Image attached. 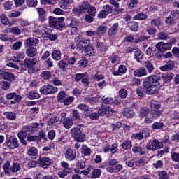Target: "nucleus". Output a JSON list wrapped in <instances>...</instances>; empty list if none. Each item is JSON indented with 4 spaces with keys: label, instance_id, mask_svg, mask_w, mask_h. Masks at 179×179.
<instances>
[{
    "label": "nucleus",
    "instance_id": "nucleus-1",
    "mask_svg": "<svg viewBox=\"0 0 179 179\" xmlns=\"http://www.w3.org/2000/svg\"><path fill=\"white\" fill-rule=\"evenodd\" d=\"M160 76L151 75L143 79V86L136 89V94L139 97H145L147 94H155L160 87Z\"/></svg>",
    "mask_w": 179,
    "mask_h": 179
},
{
    "label": "nucleus",
    "instance_id": "nucleus-2",
    "mask_svg": "<svg viewBox=\"0 0 179 179\" xmlns=\"http://www.w3.org/2000/svg\"><path fill=\"white\" fill-rule=\"evenodd\" d=\"M38 127H40V124L34 123L31 126H25L22 128V131L18 133V138L22 145H27V138L32 134L37 132Z\"/></svg>",
    "mask_w": 179,
    "mask_h": 179
},
{
    "label": "nucleus",
    "instance_id": "nucleus-3",
    "mask_svg": "<svg viewBox=\"0 0 179 179\" xmlns=\"http://www.w3.org/2000/svg\"><path fill=\"white\" fill-rule=\"evenodd\" d=\"M65 18L62 17H55L53 16H49L48 22L50 27L54 29H57L58 30H64L65 29V22H64Z\"/></svg>",
    "mask_w": 179,
    "mask_h": 179
},
{
    "label": "nucleus",
    "instance_id": "nucleus-4",
    "mask_svg": "<svg viewBox=\"0 0 179 179\" xmlns=\"http://www.w3.org/2000/svg\"><path fill=\"white\" fill-rule=\"evenodd\" d=\"M70 133L76 142H85L86 141V134L82 133L79 127L73 128Z\"/></svg>",
    "mask_w": 179,
    "mask_h": 179
},
{
    "label": "nucleus",
    "instance_id": "nucleus-5",
    "mask_svg": "<svg viewBox=\"0 0 179 179\" xmlns=\"http://www.w3.org/2000/svg\"><path fill=\"white\" fill-rule=\"evenodd\" d=\"M164 146L163 142L159 141V140L154 138L149 141L145 145V149L147 150H152V152H156L158 149H162Z\"/></svg>",
    "mask_w": 179,
    "mask_h": 179
},
{
    "label": "nucleus",
    "instance_id": "nucleus-6",
    "mask_svg": "<svg viewBox=\"0 0 179 179\" xmlns=\"http://www.w3.org/2000/svg\"><path fill=\"white\" fill-rule=\"evenodd\" d=\"M178 19H179L178 10H173L171 12V15L166 18L165 23H166V24H169V26H173V24H176Z\"/></svg>",
    "mask_w": 179,
    "mask_h": 179
},
{
    "label": "nucleus",
    "instance_id": "nucleus-7",
    "mask_svg": "<svg viewBox=\"0 0 179 179\" xmlns=\"http://www.w3.org/2000/svg\"><path fill=\"white\" fill-rule=\"evenodd\" d=\"M39 90L42 94L47 96L48 94H55L58 92V88L51 85H43Z\"/></svg>",
    "mask_w": 179,
    "mask_h": 179
},
{
    "label": "nucleus",
    "instance_id": "nucleus-8",
    "mask_svg": "<svg viewBox=\"0 0 179 179\" xmlns=\"http://www.w3.org/2000/svg\"><path fill=\"white\" fill-rule=\"evenodd\" d=\"M6 100H13L10 101V104L13 105V104H17L22 101V95L17 94L16 92H10L8 93L5 96ZM14 99V100H13Z\"/></svg>",
    "mask_w": 179,
    "mask_h": 179
},
{
    "label": "nucleus",
    "instance_id": "nucleus-9",
    "mask_svg": "<svg viewBox=\"0 0 179 179\" xmlns=\"http://www.w3.org/2000/svg\"><path fill=\"white\" fill-rule=\"evenodd\" d=\"M6 146L9 148V149H16L19 148V140L15 136H10L6 140Z\"/></svg>",
    "mask_w": 179,
    "mask_h": 179
},
{
    "label": "nucleus",
    "instance_id": "nucleus-10",
    "mask_svg": "<svg viewBox=\"0 0 179 179\" xmlns=\"http://www.w3.org/2000/svg\"><path fill=\"white\" fill-rule=\"evenodd\" d=\"M113 11V6H110L109 5H105L102 10L98 14L99 19H106L108 15L112 13Z\"/></svg>",
    "mask_w": 179,
    "mask_h": 179
},
{
    "label": "nucleus",
    "instance_id": "nucleus-11",
    "mask_svg": "<svg viewBox=\"0 0 179 179\" xmlns=\"http://www.w3.org/2000/svg\"><path fill=\"white\" fill-rule=\"evenodd\" d=\"M41 139L47 141V136L43 131H40L38 136H29L27 137L28 142H35L36 143H40V142H41Z\"/></svg>",
    "mask_w": 179,
    "mask_h": 179
},
{
    "label": "nucleus",
    "instance_id": "nucleus-12",
    "mask_svg": "<svg viewBox=\"0 0 179 179\" xmlns=\"http://www.w3.org/2000/svg\"><path fill=\"white\" fill-rule=\"evenodd\" d=\"M171 47H173L171 43H164V42H159L155 45V48L159 52H164V51H170V50H171Z\"/></svg>",
    "mask_w": 179,
    "mask_h": 179
},
{
    "label": "nucleus",
    "instance_id": "nucleus-13",
    "mask_svg": "<svg viewBox=\"0 0 179 179\" xmlns=\"http://www.w3.org/2000/svg\"><path fill=\"white\" fill-rule=\"evenodd\" d=\"M0 78L4 79V80H8V82H14L16 80V76L13 73L5 71L0 69Z\"/></svg>",
    "mask_w": 179,
    "mask_h": 179
},
{
    "label": "nucleus",
    "instance_id": "nucleus-14",
    "mask_svg": "<svg viewBox=\"0 0 179 179\" xmlns=\"http://www.w3.org/2000/svg\"><path fill=\"white\" fill-rule=\"evenodd\" d=\"M52 159L50 157H41L39 159V164L43 169H48V166L53 163Z\"/></svg>",
    "mask_w": 179,
    "mask_h": 179
},
{
    "label": "nucleus",
    "instance_id": "nucleus-15",
    "mask_svg": "<svg viewBox=\"0 0 179 179\" xmlns=\"http://www.w3.org/2000/svg\"><path fill=\"white\" fill-rule=\"evenodd\" d=\"M37 64V58H25L21 65H24L25 68H33Z\"/></svg>",
    "mask_w": 179,
    "mask_h": 179
},
{
    "label": "nucleus",
    "instance_id": "nucleus-16",
    "mask_svg": "<svg viewBox=\"0 0 179 179\" xmlns=\"http://www.w3.org/2000/svg\"><path fill=\"white\" fill-rule=\"evenodd\" d=\"M73 3V0H61L59 5L62 9L65 10L66 9H71Z\"/></svg>",
    "mask_w": 179,
    "mask_h": 179
},
{
    "label": "nucleus",
    "instance_id": "nucleus-17",
    "mask_svg": "<svg viewBox=\"0 0 179 179\" xmlns=\"http://www.w3.org/2000/svg\"><path fill=\"white\" fill-rule=\"evenodd\" d=\"M133 73L137 78H143V76H148V70L145 67H140L135 70Z\"/></svg>",
    "mask_w": 179,
    "mask_h": 179
},
{
    "label": "nucleus",
    "instance_id": "nucleus-18",
    "mask_svg": "<svg viewBox=\"0 0 179 179\" xmlns=\"http://www.w3.org/2000/svg\"><path fill=\"white\" fill-rule=\"evenodd\" d=\"M39 43L40 41H38V39L34 38H29L24 41V45L25 47H27V48H29V47H36V45H37V44H38Z\"/></svg>",
    "mask_w": 179,
    "mask_h": 179
},
{
    "label": "nucleus",
    "instance_id": "nucleus-19",
    "mask_svg": "<svg viewBox=\"0 0 179 179\" xmlns=\"http://www.w3.org/2000/svg\"><path fill=\"white\" fill-rule=\"evenodd\" d=\"M175 67L174 62L169 60L165 65L161 66L159 69L163 72H167L168 71H173Z\"/></svg>",
    "mask_w": 179,
    "mask_h": 179
},
{
    "label": "nucleus",
    "instance_id": "nucleus-20",
    "mask_svg": "<svg viewBox=\"0 0 179 179\" xmlns=\"http://www.w3.org/2000/svg\"><path fill=\"white\" fill-rule=\"evenodd\" d=\"M65 157L67 159V160H70L71 162L72 160H75V157H76V150L71 148L68 149L66 151Z\"/></svg>",
    "mask_w": 179,
    "mask_h": 179
},
{
    "label": "nucleus",
    "instance_id": "nucleus-21",
    "mask_svg": "<svg viewBox=\"0 0 179 179\" xmlns=\"http://www.w3.org/2000/svg\"><path fill=\"white\" fill-rule=\"evenodd\" d=\"M113 113V109L110 108L109 106H106L103 105L99 108V114L101 115V117H103V115H110Z\"/></svg>",
    "mask_w": 179,
    "mask_h": 179
},
{
    "label": "nucleus",
    "instance_id": "nucleus-22",
    "mask_svg": "<svg viewBox=\"0 0 179 179\" xmlns=\"http://www.w3.org/2000/svg\"><path fill=\"white\" fill-rule=\"evenodd\" d=\"M36 10L38 13V20L41 22H44L45 20H46L47 11L43 8H36Z\"/></svg>",
    "mask_w": 179,
    "mask_h": 179
},
{
    "label": "nucleus",
    "instance_id": "nucleus-23",
    "mask_svg": "<svg viewBox=\"0 0 179 179\" xmlns=\"http://www.w3.org/2000/svg\"><path fill=\"white\" fill-rule=\"evenodd\" d=\"M90 43V40L82 38L78 41L76 47L77 48H79V50H81L82 51H83V50H85L86 47H89L87 44H89Z\"/></svg>",
    "mask_w": 179,
    "mask_h": 179
},
{
    "label": "nucleus",
    "instance_id": "nucleus-24",
    "mask_svg": "<svg viewBox=\"0 0 179 179\" xmlns=\"http://www.w3.org/2000/svg\"><path fill=\"white\" fill-rule=\"evenodd\" d=\"M82 54L88 57H93V55L96 54V49L93 48L92 46H87L85 50L82 51Z\"/></svg>",
    "mask_w": 179,
    "mask_h": 179
},
{
    "label": "nucleus",
    "instance_id": "nucleus-25",
    "mask_svg": "<svg viewBox=\"0 0 179 179\" xmlns=\"http://www.w3.org/2000/svg\"><path fill=\"white\" fill-rule=\"evenodd\" d=\"M149 113H150V109L148 107L141 108L138 113V117L140 120H143V118H146L148 115H149Z\"/></svg>",
    "mask_w": 179,
    "mask_h": 179
},
{
    "label": "nucleus",
    "instance_id": "nucleus-26",
    "mask_svg": "<svg viewBox=\"0 0 179 179\" xmlns=\"http://www.w3.org/2000/svg\"><path fill=\"white\" fill-rule=\"evenodd\" d=\"M25 54L29 58H33L37 55V48L29 47L25 50Z\"/></svg>",
    "mask_w": 179,
    "mask_h": 179
},
{
    "label": "nucleus",
    "instance_id": "nucleus-27",
    "mask_svg": "<svg viewBox=\"0 0 179 179\" xmlns=\"http://www.w3.org/2000/svg\"><path fill=\"white\" fill-rule=\"evenodd\" d=\"M118 23H114L112 27L108 29L109 36H115V34H118Z\"/></svg>",
    "mask_w": 179,
    "mask_h": 179
},
{
    "label": "nucleus",
    "instance_id": "nucleus-28",
    "mask_svg": "<svg viewBox=\"0 0 179 179\" xmlns=\"http://www.w3.org/2000/svg\"><path fill=\"white\" fill-rule=\"evenodd\" d=\"M144 68L147 69V72H148V73H152V72L155 71V66L153 65V63L149 60L144 62Z\"/></svg>",
    "mask_w": 179,
    "mask_h": 179
},
{
    "label": "nucleus",
    "instance_id": "nucleus-29",
    "mask_svg": "<svg viewBox=\"0 0 179 179\" xmlns=\"http://www.w3.org/2000/svg\"><path fill=\"white\" fill-rule=\"evenodd\" d=\"M89 8H90V3H89L88 1L83 2L80 6V13H81V15H83V13H86Z\"/></svg>",
    "mask_w": 179,
    "mask_h": 179
},
{
    "label": "nucleus",
    "instance_id": "nucleus-30",
    "mask_svg": "<svg viewBox=\"0 0 179 179\" xmlns=\"http://www.w3.org/2000/svg\"><path fill=\"white\" fill-rule=\"evenodd\" d=\"M124 117L126 118H134L135 117V111L129 108H125L123 111Z\"/></svg>",
    "mask_w": 179,
    "mask_h": 179
},
{
    "label": "nucleus",
    "instance_id": "nucleus-31",
    "mask_svg": "<svg viewBox=\"0 0 179 179\" xmlns=\"http://www.w3.org/2000/svg\"><path fill=\"white\" fill-rule=\"evenodd\" d=\"M128 27L131 30V31L136 32L139 29V24L135 21H131L128 22L127 24Z\"/></svg>",
    "mask_w": 179,
    "mask_h": 179
},
{
    "label": "nucleus",
    "instance_id": "nucleus-32",
    "mask_svg": "<svg viewBox=\"0 0 179 179\" xmlns=\"http://www.w3.org/2000/svg\"><path fill=\"white\" fill-rule=\"evenodd\" d=\"M62 124L64 128L69 129V128H72V125H73V121H72V120L69 117H66V119L63 120Z\"/></svg>",
    "mask_w": 179,
    "mask_h": 179
},
{
    "label": "nucleus",
    "instance_id": "nucleus-33",
    "mask_svg": "<svg viewBox=\"0 0 179 179\" xmlns=\"http://www.w3.org/2000/svg\"><path fill=\"white\" fill-rule=\"evenodd\" d=\"M148 15L144 13H139L133 17V20H146Z\"/></svg>",
    "mask_w": 179,
    "mask_h": 179
},
{
    "label": "nucleus",
    "instance_id": "nucleus-34",
    "mask_svg": "<svg viewBox=\"0 0 179 179\" xmlns=\"http://www.w3.org/2000/svg\"><path fill=\"white\" fill-rule=\"evenodd\" d=\"M144 54L141 50H136L134 53V58L137 62H142Z\"/></svg>",
    "mask_w": 179,
    "mask_h": 179
},
{
    "label": "nucleus",
    "instance_id": "nucleus-35",
    "mask_svg": "<svg viewBox=\"0 0 179 179\" xmlns=\"http://www.w3.org/2000/svg\"><path fill=\"white\" fill-rule=\"evenodd\" d=\"M139 3V0H129L127 1V6L129 9H134L138 8V4Z\"/></svg>",
    "mask_w": 179,
    "mask_h": 179
},
{
    "label": "nucleus",
    "instance_id": "nucleus-36",
    "mask_svg": "<svg viewBox=\"0 0 179 179\" xmlns=\"http://www.w3.org/2000/svg\"><path fill=\"white\" fill-rule=\"evenodd\" d=\"M164 122H155L152 124V129H157V130H160L163 129L164 128Z\"/></svg>",
    "mask_w": 179,
    "mask_h": 179
},
{
    "label": "nucleus",
    "instance_id": "nucleus-37",
    "mask_svg": "<svg viewBox=\"0 0 179 179\" xmlns=\"http://www.w3.org/2000/svg\"><path fill=\"white\" fill-rule=\"evenodd\" d=\"M3 115L6 117L7 120H10V121H15L16 120V113L15 112H4Z\"/></svg>",
    "mask_w": 179,
    "mask_h": 179
},
{
    "label": "nucleus",
    "instance_id": "nucleus-38",
    "mask_svg": "<svg viewBox=\"0 0 179 179\" xmlns=\"http://www.w3.org/2000/svg\"><path fill=\"white\" fill-rule=\"evenodd\" d=\"M132 150L134 153H139V155H145V150H143V148H142V147H141V145L138 144L133 146Z\"/></svg>",
    "mask_w": 179,
    "mask_h": 179
},
{
    "label": "nucleus",
    "instance_id": "nucleus-39",
    "mask_svg": "<svg viewBox=\"0 0 179 179\" xmlns=\"http://www.w3.org/2000/svg\"><path fill=\"white\" fill-rule=\"evenodd\" d=\"M81 154L83 156H90L92 150L87 146L83 145L81 148Z\"/></svg>",
    "mask_w": 179,
    "mask_h": 179
},
{
    "label": "nucleus",
    "instance_id": "nucleus-40",
    "mask_svg": "<svg viewBox=\"0 0 179 179\" xmlns=\"http://www.w3.org/2000/svg\"><path fill=\"white\" fill-rule=\"evenodd\" d=\"M20 170H22V166H20V164L13 162L10 168V171H12L13 173H17V171H20Z\"/></svg>",
    "mask_w": 179,
    "mask_h": 179
},
{
    "label": "nucleus",
    "instance_id": "nucleus-41",
    "mask_svg": "<svg viewBox=\"0 0 179 179\" xmlns=\"http://www.w3.org/2000/svg\"><path fill=\"white\" fill-rule=\"evenodd\" d=\"M122 149H124V150H128V149H131L132 148V141L131 140H125L122 143Z\"/></svg>",
    "mask_w": 179,
    "mask_h": 179
},
{
    "label": "nucleus",
    "instance_id": "nucleus-42",
    "mask_svg": "<svg viewBox=\"0 0 179 179\" xmlns=\"http://www.w3.org/2000/svg\"><path fill=\"white\" fill-rule=\"evenodd\" d=\"M64 58L66 59L67 65H75V62L78 61V58L72 56H66Z\"/></svg>",
    "mask_w": 179,
    "mask_h": 179
},
{
    "label": "nucleus",
    "instance_id": "nucleus-43",
    "mask_svg": "<svg viewBox=\"0 0 179 179\" xmlns=\"http://www.w3.org/2000/svg\"><path fill=\"white\" fill-rule=\"evenodd\" d=\"M41 77L44 79V80H48L52 77V73L51 71H45L41 74Z\"/></svg>",
    "mask_w": 179,
    "mask_h": 179
},
{
    "label": "nucleus",
    "instance_id": "nucleus-44",
    "mask_svg": "<svg viewBox=\"0 0 179 179\" xmlns=\"http://www.w3.org/2000/svg\"><path fill=\"white\" fill-rule=\"evenodd\" d=\"M27 99H29V100H37L40 99V94L35 92H30L28 93Z\"/></svg>",
    "mask_w": 179,
    "mask_h": 179
},
{
    "label": "nucleus",
    "instance_id": "nucleus-45",
    "mask_svg": "<svg viewBox=\"0 0 179 179\" xmlns=\"http://www.w3.org/2000/svg\"><path fill=\"white\" fill-rule=\"evenodd\" d=\"M12 166H10V162L6 161L4 164L3 165V169L4 170V173L6 174H10V169Z\"/></svg>",
    "mask_w": 179,
    "mask_h": 179
},
{
    "label": "nucleus",
    "instance_id": "nucleus-46",
    "mask_svg": "<svg viewBox=\"0 0 179 179\" xmlns=\"http://www.w3.org/2000/svg\"><path fill=\"white\" fill-rule=\"evenodd\" d=\"M151 26L154 27H159V26H162V20H160V18H155L151 20V21L150 22Z\"/></svg>",
    "mask_w": 179,
    "mask_h": 179
},
{
    "label": "nucleus",
    "instance_id": "nucleus-47",
    "mask_svg": "<svg viewBox=\"0 0 179 179\" xmlns=\"http://www.w3.org/2000/svg\"><path fill=\"white\" fill-rule=\"evenodd\" d=\"M62 53L59 50H55L52 53V57L55 61H59L61 59Z\"/></svg>",
    "mask_w": 179,
    "mask_h": 179
},
{
    "label": "nucleus",
    "instance_id": "nucleus-48",
    "mask_svg": "<svg viewBox=\"0 0 179 179\" xmlns=\"http://www.w3.org/2000/svg\"><path fill=\"white\" fill-rule=\"evenodd\" d=\"M157 50V48H148V49L146 50V55H148V57H150V58H152V57H155V55L156 54Z\"/></svg>",
    "mask_w": 179,
    "mask_h": 179
},
{
    "label": "nucleus",
    "instance_id": "nucleus-49",
    "mask_svg": "<svg viewBox=\"0 0 179 179\" xmlns=\"http://www.w3.org/2000/svg\"><path fill=\"white\" fill-rule=\"evenodd\" d=\"M99 117H101V115L100 114V109H99L96 112H92L91 114H90V118L92 121H94L96 120H99Z\"/></svg>",
    "mask_w": 179,
    "mask_h": 179
},
{
    "label": "nucleus",
    "instance_id": "nucleus-50",
    "mask_svg": "<svg viewBox=\"0 0 179 179\" xmlns=\"http://www.w3.org/2000/svg\"><path fill=\"white\" fill-rule=\"evenodd\" d=\"M150 107L154 110H160V108H162L160 102L157 101H151Z\"/></svg>",
    "mask_w": 179,
    "mask_h": 179
},
{
    "label": "nucleus",
    "instance_id": "nucleus-51",
    "mask_svg": "<svg viewBox=\"0 0 179 179\" xmlns=\"http://www.w3.org/2000/svg\"><path fill=\"white\" fill-rule=\"evenodd\" d=\"M97 36H100V34H106L107 33V27L105 25L99 26L96 29Z\"/></svg>",
    "mask_w": 179,
    "mask_h": 179
},
{
    "label": "nucleus",
    "instance_id": "nucleus-52",
    "mask_svg": "<svg viewBox=\"0 0 179 179\" xmlns=\"http://www.w3.org/2000/svg\"><path fill=\"white\" fill-rule=\"evenodd\" d=\"M92 178H100L101 176V170L100 169H96L91 173Z\"/></svg>",
    "mask_w": 179,
    "mask_h": 179
},
{
    "label": "nucleus",
    "instance_id": "nucleus-53",
    "mask_svg": "<svg viewBox=\"0 0 179 179\" xmlns=\"http://www.w3.org/2000/svg\"><path fill=\"white\" fill-rule=\"evenodd\" d=\"M82 83L84 86H89L90 85V79L89 78V74L85 73L83 79L81 80Z\"/></svg>",
    "mask_w": 179,
    "mask_h": 179
},
{
    "label": "nucleus",
    "instance_id": "nucleus-54",
    "mask_svg": "<svg viewBox=\"0 0 179 179\" xmlns=\"http://www.w3.org/2000/svg\"><path fill=\"white\" fill-rule=\"evenodd\" d=\"M59 122V116L54 115L48 121V124L51 127V125H54V124H57Z\"/></svg>",
    "mask_w": 179,
    "mask_h": 179
},
{
    "label": "nucleus",
    "instance_id": "nucleus-55",
    "mask_svg": "<svg viewBox=\"0 0 179 179\" xmlns=\"http://www.w3.org/2000/svg\"><path fill=\"white\" fill-rule=\"evenodd\" d=\"M62 167H63V169H64V170H65L66 172L68 173H72V168L69 167V164H68V162H65V161H62L60 163Z\"/></svg>",
    "mask_w": 179,
    "mask_h": 179
},
{
    "label": "nucleus",
    "instance_id": "nucleus-56",
    "mask_svg": "<svg viewBox=\"0 0 179 179\" xmlns=\"http://www.w3.org/2000/svg\"><path fill=\"white\" fill-rule=\"evenodd\" d=\"M58 66L60 69H65L68 66V63L66 62V59L64 58L62 59L58 63Z\"/></svg>",
    "mask_w": 179,
    "mask_h": 179
},
{
    "label": "nucleus",
    "instance_id": "nucleus-57",
    "mask_svg": "<svg viewBox=\"0 0 179 179\" xmlns=\"http://www.w3.org/2000/svg\"><path fill=\"white\" fill-rule=\"evenodd\" d=\"M3 6L6 10H10L13 9V1H7L3 4Z\"/></svg>",
    "mask_w": 179,
    "mask_h": 179
},
{
    "label": "nucleus",
    "instance_id": "nucleus-58",
    "mask_svg": "<svg viewBox=\"0 0 179 179\" xmlns=\"http://www.w3.org/2000/svg\"><path fill=\"white\" fill-rule=\"evenodd\" d=\"M8 30L10 33H13V34H15L16 36H19V34L22 33V30H20L17 27L9 28Z\"/></svg>",
    "mask_w": 179,
    "mask_h": 179
},
{
    "label": "nucleus",
    "instance_id": "nucleus-59",
    "mask_svg": "<svg viewBox=\"0 0 179 179\" xmlns=\"http://www.w3.org/2000/svg\"><path fill=\"white\" fill-rule=\"evenodd\" d=\"M26 3L29 8H36L38 1L37 0H27Z\"/></svg>",
    "mask_w": 179,
    "mask_h": 179
},
{
    "label": "nucleus",
    "instance_id": "nucleus-60",
    "mask_svg": "<svg viewBox=\"0 0 179 179\" xmlns=\"http://www.w3.org/2000/svg\"><path fill=\"white\" fill-rule=\"evenodd\" d=\"M0 85L3 90H8V89L10 87V83L8 81H1Z\"/></svg>",
    "mask_w": 179,
    "mask_h": 179
},
{
    "label": "nucleus",
    "instance_id": "nucleus-61",
    "mask_svg": "<svg viewBox=\"0 0 179 179\" xmlns=\"http://www.w3.org/2000/svg\"><path fill=\"white\" fill-rule=\"evenodd\" d=\"M103 104H113L114 103V99L111 97L103 96L101 99Z\"/></svg>",
    "mask_w": 179,
    "mask_h": 179
},
{
    "label": "nucleus",
    "instance_id": "nucleus-62",
    "mask_svg": "<svg viewBox=\"0 0 179 179\" xmlns=\"http://www.w3.org/2000/svg\"><path fill=\"white\" fill-rule=\"evenodd\" d=\"M88 15H90L91 16H96V14L97 13V9L94 6H90L87 10Z\"/></svg>",
    "mask_w": 179,
    "mask_h": 179
},
{
    "label": "nucleus",
    "instance_id": "nucleus-63",
    "mask_svg": "<svg viewBox=\"0 0 179 179\" xmlns=\"http://www.w3.org/2000/svg\"><path fill=\"white\" fill-rule=\"evenodd\" d=\"M27 153L29 156H36L38 153L37 148L36 147H31L28 150Z\"/></svg>",
    "mask_w": 179,
    "mask_h": 179
},
{
    "label": "nucleus",
    "instance_id": "nucleus-64",
    "mask_svg": "<svg viewBox=\"0 0 179 179\" xmlns=\"http://www.w3.org/2000/svg\"><path fill=\"white\" fill-rule=\"evenodd\" d=\"M159 179H169V173L166 171H162L159 173Z\"/></svg>",
    "mask_w": 179,
    "mask_h": 179
}]
</instances>
